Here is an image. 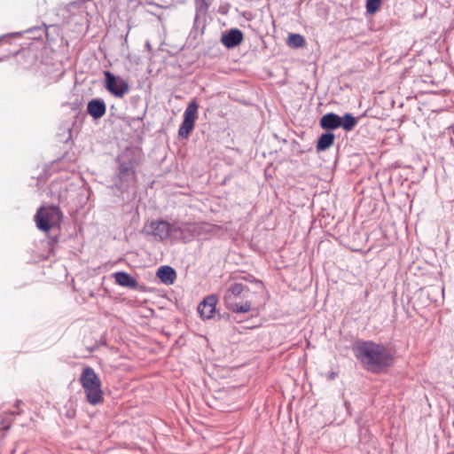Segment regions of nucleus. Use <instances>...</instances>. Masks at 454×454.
Returning a JSON list of instances; mask_svg holds the SVG:
<instances>
[{
	"label": "nucleus",
	"mask_w": 454,
	"mask_h": 454,
	"mask_svg": "<svg viewBox=\"0 0 454 454\" xmlns=\"http://www.w3.org/2000/svg\"><path fill=\"white\" fill-rule=\"evenodd\" d=\"M353 352L363 366L372 372H380L390 366L393 362V357L388 350L382 345L372 341L357 342L353 347Z\"/></svg>",
	"instance_id": "obj_1"
},
{
	"label": "nucleus",
	"mask_w": 454,
	"mask_h": 454,
	"mask_svg": "<svg viewBox=\"0 0 454 454\" xmlns=\"http://www.w3.org/2000/svg\"><path fill=\"white\" fill-rule=\"evenodd\" d=\"M80 382L90 403L96 405L103 401L101 381L92 368L86 367L82 370Z\"/></svg>",
	"instance_id": "obj_2"
},
{
	"label": "nucleus",
	"mask_w": 454,
	"mask_h": 454,
	"mask_svg": "<svg viewBox=\"0 0 454 454\" xmlns=\"http://www.w3.org/2000/svg\"><path fill=\"white\" fill-rule=\"evenodd\" d=\"M61 218L62 213L57 206L42 207L35 215L37 228L43 231H48L54 225L59 224Z\"/></svg>",
	"instance_id": "obj_3"
},
{
	"label": "nucleus",
	"mask_w": 454,
	"mask_h": 454,
	"mask_svg": "<svg viewBox=\"0 0 454 454\" xmlns=\"http://www.w3.org/2000/svg\"><path fill=\"white\" fill-rule=\"evenodd\" d=\"M104 74L106 88L114 97L121 98L129 91V83L124 79L115 76L110 71H106Z\"/></svg>",
	"instance_id": "obj_4"
},
{
	"label": "nucleus",
	"mask_w": 454,
	"mask_h": 454,
	"mask_svg": "<svg viewBox=\"0 0 454 454\" xmlns=\"http://www.w3.org/2000/svg\"><path fill=\"white\" fill-rule=\"evenodd\" d=\"M199 106L195 100H192L187 106L184 114V120L179 128L178 135L181 137H187L194 128V123L198 116Z\"/></svg>",
	"instance_id": "obj_5"
},
{
	"label": "nucleus",
	"mask_w": 454,
	"mask_h": 454,
	"mask_svg": "<svg viewBox=\"0 0 454 454\" xmlns=\"http://www.w3.org/2000/svg\"><path fill=\"white\" fill-rule=\"evenodd\" d=\"M209 228L210 226L204 223H184L178 226H174L173 232L178 231L182 239L190 240L194 237L200 236L203 231H209Z\"/></svg>",
	"instance_id": "obj_6"
},
{
	"label": "nucleus",
	"mask_w": 454,
	"mask_h": 454,
	"mask_svg": "<svg viewBox=\"0 0 454 454\" xmlns=\"http://www.w3.org/2000/svg\"><path fill=\"white\" fill-rule=\"evenodd\" d=\"M173 231L174 226H170L166 221H153L145 226L146 233L153 236L158 240L165 239Z\"/></svg>",
	"instance_id": "obj_7"
},
{
	"label": "nucleus",
	"mask_w": 454,
	"mask_h": 454,
	"mask_svg": "<svg viewBox=\"0 0 454 454\" xmlns=\"http://www.w3.org/2000/svg\"><path fill=\"white\" fill-rule=\"evenodd\" d=\"M218 301L217 296L211 294L207 296L198 306V312L204 319H210L215 312V306Z\"/></svg>",
	"instance_id": "obj_8"
},
{
	"label": "nucleus",
	"mask_w": 454,
	"mask_h": 454,
	"mask_svg": "<svg viewBox=\"0 0 454 454\" xmlns=\"http://www.w3.org/2000/svg\"><path fill=\"white\" fill-rule=\"evenodd\" d=\"M243 41V33L238 28H231L223 33L221 37L222 43L228 49L234 48Z\"/></svg>",
	"instance_id": "obj_9"
},
{
	"label": "nucleus",
	"mask_w": 454,
	"mask_h": 454,
	"mask_svg": "<svg viewBox=\"0 0 454 454\" xmlns=\"http://www.w3.org/2000/svg\"><path fill=\"white\" fill-rule=\"evenodd\" d=\"M106 106L103 99L94 98L87 105V113L94 119H99L106 114Z\"/></svg>",
	"instance_id": "obj_10"
},
{
	"label": "nucleus",
	"mask_w": 454,
	"mask_h": 454,
	"mask_svg": "<svg viewBox=\"0 0 454 454\" xmlns=\"http://www.w3.org/2000/svg\"><path fill=\"white\" fill-rule=\"evenodd\" d=\"M319 123L325 130L336 129L341 125V117L334 113H328L321 117Z\"/></svg>",
	"instance_id": "obj_11"
},
{
	"label": "nucleus",
	"mask_w": 454,
	"mask_h": 454,
	"mask_svg": "<svg viewBox=\"0 0 454 454\" xmlns=\"http://www.w3.org/2000/svg\"><path fill=\"white\" fill-rule=\"evenodd\" d=\"M135 170L131 165V163H121L119 168V178L121 180V185L119 187L120 190L124 189V184L129 183L134 179Z\"/></svg>",
	"instance_id": "obj_12"
},
{
	"label": "nucleus",
	"mask_w": 454,
	"mask_h": 454,
	"mask_svg": "<svg viewBox=\"0 0 454 454\" xmlns=\"http://www.w3.org/2000/svg\"><path fill=\"white\" fill-rule=\"evenodd\" d=\"M157 278L165 285H171L176 278L175 270L170 266H160L157 272Z\"/></svg>",
	"instance_id": "obj_13"
},
{
	"label": "nucleus",
	"mask_w": 454,
	"mask_h": 454,
	"mask_svg": "<svg viewBox=\"0 0 454 454\" xmlns=\"http://www.w3.org/2000/svg\"><path fill=\"white\" fill-rule=\"evenodd\" d=\"M245 288L246 286L240 283L231 284L223 296L225 305L234 301V299L239 296L244 292Z\"/></svg>",
	"instance_id": "obj_14"
},
{
	"label": "nucleus",
	"mask_w": 454,
	"mask_h": 454,
	"mask_svg": "<svg viewBox=\"0 0 454 454\" xmlns=\"http://www.w3.org/2000/svg\"><path fill=\"white\" fill-rule=\"evenodd\" d=\"M114 279L115 282L121 286L134 288L137 286L136 279L124 271L114 273Z\"/></svg>",
	"instance_id": "obj_15"
},
{
	"label": "nucleus",
	"mask_w": 454,
	"mask_h": 454,
	"mask_svg": "<svg viewBox=\"0 0 454 454\" xmlns=\"http://www.w3.org/2000/svg\"><path fill=\"white\" fill-rule=\"evenodd\" d=\"M334 138V135L331 132L322 134L317 140V150L320 152L328 149L333 145Z\"/></svg>",
	"instance_id": "obj_16"
},
{
	"label": "nucleus",
	"mask_w": 454,
	"mask_h": 454,
	"mask_svg": "<svg viewBox=\"0 0 454 454\" xmlns=\"http://www.w3.org/2000/svg\"><path fill=\"white\" fill-rule=\"evenodd\" d=\"M228 309L234 313H246L251 309V302L247 301L244 303H238L235 301L226 304Z\"/></svg>",
	"instance_id": "obj_17"
},
{
	"label": "nucleus",
	"mask_w": 454,
	"mask_h": 454,
	"mask_svg": "<svg viewBox=\"0 0 454 454\" xmlns=\"http://www.w3.org/2000/svg\"><path fill=\"white\" fill-rule=\"evenodd\" d=\"M357 123V120L351 114H345L341 118V125L345 130H352Z\"/></svg>",
	"instance_id": "obj_18"
},
{
	"label": "nucleus",
	"mask_w": 454,
	"mask_h": 454,
	"mask_svg": "<svg viewBox=\"0 0 454 454\" xmlns=\"http://www.w3.org/2000/svg\"><path fill=\"white\" fill-rule=\"evenodd\" d=\"M288 45L294 48H300L305 44V39L299 34H290L287 38Z\"/></svg>",
	"instance_id": "obj_19"
},
{
	"label": "nucleus",
	"mask_w": 454,
	"mask_h": 454,
	"mask_svg": "<svg viewBox=\"0 0 454 454\" xmlns=\"http://www.w3.org/2000/svg\"><path fill=\"white\" fill-rule=\"evenodd\" d=\"M380 5V0H366V11L368 13H374Z\"/></svg>",
	"instance_id": "obj_20"
},
{
	"label": "nucleus",
	"mask_w": 454,
	"mask_h": 454,
	"mask_svg": "<svg viewBox=\"0 0 454 454\" xmlns=\"http://www.w3.org/2000/svg\"><path fill=\"white\" fill-rule=\"evenodd\" d=\"M211 4V0H197L196 6L198 10H207Z\"/></svg>",
	"instance_id": "obj_21"
},
{
	"label": "nucleus",
	"mask_w": 454,
	"mask_h": 454,
	"mask_svg": "<svg viewBox=\"0 0 454 454\" xmlns=\"http://www.w3.org/2000/svg\"><path fill=\"white\" fill-rule=\"evenodd\" d=\"M20 35V33H13V34H12V35Z\"/></svg>",
	"instance_id": "obj_22"
}]
</instances>
